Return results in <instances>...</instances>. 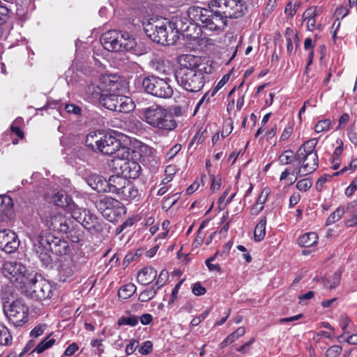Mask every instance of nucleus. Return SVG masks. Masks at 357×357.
Listing matches in <instances>:
<instances>
[{"mask_svg":"<svg viewBox=\"0 0 357 357\" xmlns=\"http://www.w3.org/2000/svg\"><path fill=\"white\" fill-rule=\"evenodd\" d=\"M212 0L208 3V8L193 6L188 10L190 20L208 31L220 32L224 30L227 20L219 13L218 8H213Z\"/></svg>","mask_w":357,"mask_h":357,"instance_id":"1","label":"nucleus"},{"mask_svg":"<svg viewBox=\"0 0 357 357\" xmlns=\"http://www.w3.org/2000/svg\"><path fill=\"white\" fill-rule=\"evenodd\" d=\"M143 26L146 36L155 43L172 45L178 38V31L174 23L151 19L144 22Z\"/></svg>","mask_w":357,"mask_h":357,"instance_id":"2","label":"nucleus"},{"mask_svg":"<svg viewBox=\"0 0 357 357\" xmlns=\"http://www.w3.org/2000/svg\"><path fill=\"white\" fill-rule=\"evenodd\" d=\"M142 119L150 126L165 131L174 130L177 123L167 109L158 105H153L141 110Z\"/></svg>","mask_w":357,"mask_h":357,"instance_id":"3","label":"nucleus"},{"mask_svg":"<svg viewBox=\"0 0 357 357\" xmlns=\"http://www.w3.org/2000/svg\"><path fill=\"white\" fill-rule=\"evenodd\" d=\"M103 47L109 52L132 51L137 54L135 39L129 33L110 30L100 38Z\"/></svg>","mask_w":357,"mask_h":357,"instance_id":"4","label":"nucleus"},{"mask_svg":"<svg viewBox=\"0 0 357 357\" xmlns=\"http://www.w3.org/2000/svg\"><path fill=\"white\" fill-rule=\"evenodd\" d=\"M317 139L313 138L306 141L296 151V160L302 162L299 172L301 176L314 172L318 167L319 160L315 147Z\"/></svg>","mask_w":357,"mask_h":357,"instance_id":"5","label":"nucleus"},{"mask_svg":"<svg viewBox=\"0 0 357 357\" xmlns=\"http://www.w3.org/2000/svg\"><path fill=\"white\" fill-rule=\"evenodd\" d=\"M3 273L17 288L22 291L27 284H30L31 279L33 276L31 273H28L25 266L15 261L5 262Z\"/></svg>","mask_w":357,"mask_h":357,"instance_id":"6","label":"nucleus"},{"mask_svg":"<svg viewBox=\"0 0 357 357\" xmlns=\"http://www.w3.org/2000/svg\"><path fill=\"white\" fill-rule=\"evenodd\" d=\"M142 86L147 93L160 98H169L174 93L169 80L155 75L144 77L142 81Z\"/></svg>","mask_w":357,"mask_h":357,"instance_id":"7","label":"nucleus"},{"mask_svg":"<svg viewBox=\"0 0 357 357\" xmlns=\"http://www.w3.org/2000/svg\"><path fill=\"white\" fill-rule=\"evenodd\" d=\"M175 76L178 84L190 92L199 91L205 83V77L202 70H177Z\"/></svg>","mask_w":357,"mask_h":357,"instance_id":"8","label":"nucleus"},{"mask_svg":"<svg viewBox=\"0 0 357 357\" xmlns=\"http://www.w3.org/2000/svg\"><path fill=\"white\" fill-rule=\"evenodd\" d=\"M97 209L109 222H114L118 217L125 213L123 205L118 200L111 197H104L96 203Z\"/></svg>","mask_w":357,"mask_h":357,"instance_id":"9","label":"nucleus"},{"mask_svg":"<svg viewBox=\"0 0 357 357\" xmlns=\"http://www.w3.org/2000/svg\"><path fill=\"white\" fill-rule=\"evenodd\" d=\"M213 8H218L225 20L242 17L246 10L245 3L242 0H212Z\"/></svg>","mask_w":357,"mask_h":357,"instance_id":"10","label":"nucleus"},{"mask_svg":"<svg viewBox=\"0 0 357 357\" xmlns=\"http://www.w3.org/2000/svg\"><path fill=\"white\" fill-rule=\"evenodd\" d=\"M30 282V284H27L22 291L29 294L32 298L45 301L52 296L53 288L47 280H38L36 275H33Z\"/></svg>","mask_w":357,"mask_h":357,"instance_id":"11","label":"nucleus"},{"mask_svg":"<svg viewBox=\"0 0 357 357\" xmlns=\"http://www.w3.org/2000/svg\"><path fill=\"white\" fill-rule=\"evenodd\" d=\"M54 236L46 231H41L38 236L31 238L33 251L46 266L50 264L52 259L50 255V248Z\"/></svg>","mask_w":357,"mask_h":357,"instance_id":"12","label":"nucleus"},{"mask_svg":"<svg viewBox=\"0 0 357 357\" xmlns=\"http://www.w3.org/2000/svg\"><path fill=\"white\" fill-rule=\"evenodd\" d=\"M86 261L80 257L66 256L60 260L58 266L59 280L68 281L75 273L81 271Z\"/></svg>","mask_w":357,"mask_h":357,"instance_id":"13","label":"nucleus"},{"mask_svg":"<svg viewBox=\"0 0 357 357\" xmlns=\"http://www.w3.org/2000/svg\"><path fill=\"white\" fill-rule=\"evenodd\" d=\"M96 151H100L105 155L114 154L115 159L120 156H124L125 153H127V155L130 154V151L126 147L121 146L119 140L109 134L100 136Z\"/></svg>","mask_w":357,"mask_h":357,"instance_id":"14","label":"nucleus"},{"mask_svg":"<svg viewBox=\"0 0 357 357\" xmlns=\"http://www.w3.org/2000/svg\"><path fill=\"white\" fill-rule=\"evenodd\" d=\"M9 321L15 326H20L28 320V307L23 301L17 299L14 301L8 310H5Z\"/></svg>","mask_w":357,"mask_h":357,"instance_id":"15","label":"nucleus"},{"mask_svg":"<svg viewBox=\"0 0 357 357\" xmlns=\"http://www.w3.org/2000/svg\"><path fill=\"white\" fill-rule=\"evenodd\" d=\"M130 154H124V156L116 158L114 160L116 167L121 170V173L126 178H137L141 173V167L135 161L129 160Z\"/></svg>","mask_w":357,"mask_h":357,"instance_id":"16","label":"nucleus"},{"mask_svg":"<svg viewBox=\"0 0 357 357\" xmlns=\"http://www.w3.org/2000/svg\"><path fill=\"white\" fill-rule=\"evenodd\" d=\"M45 225L51 230L68 233L70 227L66 218L60 212L52 211L45 218Z\"/></svg>","mask_w":357,"mask_h":357,"instance_id":"17","label":"nucleus"},{"mask_svg":"<svg viewBox=\"0 0 357 357\" xmlns=\"http://www.w3.org/2000/svg\"><path fill=\"white\" fill-rule=\"evenodd\" d=\"M20 245L17 234L11 230H0V250L6 253L15 252Z\"/></svg>","mask_w":357,"mask_h":357,"instance_id":"18","label":"nucleus"},{"mask_svg":"<svg viewBox=\"0 0 357 357\" xmlns=\"http://www.w3.org/2000/svg\"><path fill=\"white\" fill-rule=\"evenodd\" d=\"M13 202L6 195H0V218L3 222L10 220L14 217Z\"/></svg>","mask_w":357,"mask_h":357,"instance_id":"19","label":"nucleus"},{"mask_svg":"<svg viewBox=\"0 0 357 357\" xmlns=\"http://www.w3.org/2000/svg\"><path fill=\"white\" fill-rule=\"evenodd\" d=\"M178 61L180 68L177 70H198L200 58L192 54H183L178 56Z\"/></svg>","mask_w":357,"mask_h":357,"instance_id":"20","label":"nucleus"},{"mask_svg":"<svg viewBox=\"0 0 357 357\" xmlns=\"http://www.w3.org/2000/svg\"><path fill=\"white\" fill-rule=\"evenodd\" d=\"M87 183L91 188L98 192H107V180L102 176L91 174L86 178Z\"/></svg>","mask_w":357,"mask_h":357,"instance_id":"21","label":"nucleus"},{"mask_svg":"<svg viewBox=\"0 0 357 357\" xmlns=\"http://www.w3.org/2000/svg\"><path fill=\"white\" fill-rule=\"evenodd\" d=\"M151 68L161 74H169L172 70L170 62L160 56H154L150 61Z\"/></svg>","mask_w":357,"mask_h":357,"instance_id":"22","label":"nucleus"},{"mask_svg":"<svg viewBox=\"0 0 357 357\" xmlns=\"http://www.w3.org/2000/svg\"><path fill=\"white\" fill-rule=\"evenodd\" d=\"M128 181L123 176H111L107 180L108 187H107V192L116 193L118 195L124 185L128 183Z\"/></svg>","mask_w":357,"mask_h":357,"instance_id":"23","label":"nucleus"},{"mask_svg":"<svg viewBox=\"0 0 357 357\" xmlns=\"http://www.w3.org/2000/svg\"><path fill=\"white\" fill-rule=\"evenodd\" d=\"M157 277V271L151 266L142 268L137 274V281L142 285H148Z\"/></svg>","mask_w":357,"mask_h":357,"instance_id":"24","label":"nucleus"},{"mask_svg":"<svg viewBox=\"0 0 357 357\" xmlns=\"http://www.w3.org/2000/svg\"><path fill=\"white\" fill-rule=\"evenodd\" d=\"M68 248V244L66 241L54 236L50 248V255H51V253L57 255H64L67 253Z\"/></svg>","mask_w":357,"mask_h":357,"instance_id":"25","label":"nucleus"},{"mask_svg":"<svg viewBox=\"0 0 357 357\" xmlns=\"http://www.w3.org/2000/svg\"><path fill=\"white\" fill-rule=\"evenodd\" d=\"M138 195V189L132 183L128 181V183L124 185L118 196L119 198L129 202L136 198Z\"/></svg>","mask_w":357,"mask_h":357,"instance_id":"26","label":"nucleus"},{"mask_svg":"<svg viewBox=\"0 0 357 357\" xmlns=\"http://www.w3.org/2000/svg\"><path fill=\"white\" fill-rule=\"evenodd\" d=\"M82 218L79 223H80L84 228L89 230L97 229L98 227V218L89 211H84L82 214Z\"/></svg>","mask_w":357,"mask_h":357,"instance_id":"27","label":"nucleus"},{"mask_svg":"<svg viewBox=\"0 0 357 357\" xmlns=\"http://www.w3.org/2000/svg\"><path fill=\"white\" fill-rule=\"evenodd\" d=\"M121 97L122 96L118 94H104L102 98V105L109 110L117 112Z\"/></svg>","mask_w":357,"mask_h":357,"instance_id":"28","label":"nucleus"},{"mask_svg":"<svg viewBox=\"0 0 357 357\" xmlns=\"http://www.w3.org/2000/svg\"><path fill=\"white\" fill-rule=\"evenodd\" d=\"M86 97L91 100H98L102 98V89L95 84H90L85 87L84 89Z\"/></svg>","mask_w":357,"mask_h":357,"instance_id":"29","label":"nucleus"},{"mask_svg":"<svg viewBox=\"0 0 357 357\" xmlns=\"http://www.w3.org/2000/svg\"><path fill=\"white\" fill-rule=\"evenodd\" d=\"M317 241V234L314 232H309L300 236L298 240V243L301 247L309 248L315 245Z\"/></svg>","mask_w":357,"mask_h":357,"instance_id":"30","label":"nucleus"},{"mask_svg":"<svg viewBox=\"0 0 357 357\" xmlns=\"http://www.w3.org/2000/svg\"><path fill=\"white\" fill-rule=\"evenodd\" d=\"M55 204L61 208H68L71 205L72 199L64 191H59L53 197Z\"/></svg>","mask_w":357,"mask_h":357,"instance_id":"31","label":"nucleus"},{"mask_svg":"<svg viewBox=\"0 0 357 357\" xmlns=\"http://www.w3.org/2000/svg\"><path fill=\"white\" fill-rule=\"evenodd\" d=\"M245 333V329L244 327H238L236 331L231 333L230 335H229L221 343H220V347L224 348L226 346L233 343L236 340H238L239 337L244 335Z\"/></svg>","mask_w":357,"mask_h":357,"instance_id":"32","label":"nucleus"},{"mask_svg":"<svg viewBox=\"0 0 357 357\" xmlns=\"http://www.w3.org/2000/svg\"><path fill=\"white\" fill-rule=\"evenodd\" d=\"M102 135V134L101 132L94 131L89 132L86 137V145L93 151H96L98 145L100 142V138Z\"/></svg>","mask_w":357,"mask_h":357,"instance_id":"33","label":"nucleus"},{"mask_svg":"<svg viewBox=\"0 0 357 357\" xmlns=\"http://www.w3.org/2000/svg\"><path fill=\"white\" fill-rule=\"evenodd\" d=\"M137 287L132 283H128L122 286L118 292L119 298L126 300L130 298L136 291Z\"/></svg>","mask_w":357,"mask_h":357,"instance_id":"34","label":"nucleus"},{"mask_svg":"<svg viewBox=\"0 0 357 357\" xmlns=\"http://www.w3.org/2000/svg\"><path fill=\"white\" fill-rule=\"evenodd\" d=\"M134 107L135 105L132 100L128 96H122L119 102V105L117 109V112L128 113L132 111L134 109Z\"/></svg>","mask_w":357,"mask_h":357,"instance_id":"35","label":"nucleus"},{"mask_svg":"<svg viewBox=\"0 0 357 357\" xmlns=\"http://www.w3.org/2000/svg\"><path fill=\"white\" fill-rule=\"evenodd\" d=\"M266 218L264 217L260 220V221L255 227L254 232V237L255 241H260L264 238L266 234Z\"/></svg>","mask_w":357,"mask_h":357,"instance_id":"36","label":"nucleus"},{"mask_svg":"<svg viewBox=\"0 0 357 357\" xmlns=\"http://www.w3.org/2000/svg\"><path fill=\"white\" fill-rule=\"evenodd\" d=\"M296 153L295 154L291 150H285L279 156L278 161L281 165H287L291 164L296 160Z\"/></svg>","mask_w":357,"mask_h":357,"instance_id":"37","label":"nucleus"},{"mask_svg":"<svg viewBox=\"0 0 357 357\" xmlns=\"http://www.w3.org/2000/svg\"><path fill=\"white\" fill-rule=\"evenodd\" d=\"M12 342V336L7 327L0 323V345H8Z\"/></svg>","mask_w":357,"mask_h":357,"instance_id":"38","label":"nucleus"},{"mask_svg":"<svg viewBox=\"0 0 357 357\" xmlns=\"http://www.w3.org/2000/svg\"><path fill=\"white\" fill-rule=\"evenodd\" d=\"M56 340L53 338H50V337H46L43 340H42L37 347L33 350V351L37 352L38 354H42L47 349L52 347Z\"/></svg>","mask_w":357,"mask_h":357,"instance_id":"39","label":"nucleus"},{"mask_svg":"<svg viewBox=\"0 0 357 357\" xmlns=\"http://www.w3.org/2000/svg\"><path fill=\"white\" fill-rule=\"evenodd\" d=\"M344 213V208L343 206H339L327 218L326 225H332V224L336 222L337 221H338L340 219L342 218Z\"/></svg>","mask_w":357,"mask_h":357,"instance_id":"40","label":"nucleus"},{"mask_svg":"<svg viewBox=\"0 0 357 357\" xmlns=\"http://www.w3.org/2000/svg\"><path fill=\"white\" fill-rule=\"evenodd\" d=\"M341 275L339 273H335L332 278L323 280L324 286L329 289L335 288L340 282Z\"/></svg>","mask_w":357,"mask_h":357,"instance_id":"41","label":"nucleus"},{"mask_svg":"<svg viewBox=\"0 0 357 357\" xmlns=\"http://www.w3.org/2000/svg\"><path fill=\"white\" fill-rule=\"evenodd\" d=\"M321 9L317 6H312L305 10L303 14V20L306 21L309 19L316 18L320 13Z\"/></svg>","mask_w":357,"mask_h":357,"instance_id":"42","label":"nucleus"},{"mask_svg":"<svg viewBox=\"0 0 357 357\" xmlns=\"http://www.w3.org/2000/svg\"><path fill=\"white\" fill-rule=\"evenodd\" d=\"M138 318L135 315H130L128 317H121L118 320V324L119 326L128 325L130 326H135L138 324Z\"/></svg>","mask_w":357,"mask_h":357,"instance_id":"43","label":"nucleus"},{"mask_svg":"<svg viewBox=\"0 0 357 357\" xmlns=\"http://www.w3.org/2000/svg\"><path fill=\"white\" fill-rule=\"evenodd\" d=\"M331 121L330 119H324L319 121L314 126V131L317 133L327 131L330 129Z\"/></svg>","mask_w":357,"mask_h":357,"instance_id":"44","label":"nucleus"},{"mask_svg":"<svg viewBox=\"0 0 357 357\" xmlns=\"http://www.w3.org/2000/svg\"><path fill=\"white\" fill-rule=\"evenodd\" d=\"M71 210L72 217L78 222H80L82 216V214L84 211L86 209H83L77 207L74 204H71L70 206L68 207Z\"/></svg>","mask_w":357,"mask_h":357,"instance_id":"45","label":"nucleus"},{"mask_svg":"<svg viewBox=\"0 0 357 357\" xmlns=\"http://www.w3.org/2000/svg\"><path fill=\"white\" fill-rule=\"evenodd\" d=\"M47 328V325L45 324H40L36 326L30 332V336L33 338H37L42 335Z\"/></svg>","mask_w":357,"mask_h":357,"instance_id":"46","label":"nucleus"},{"mask_svg":"<svg viewBox=\"0 0 357 357\" xmlns=\"http://www.w3.org/2000/svg\"><path fill=\"white\" fill-rule=\"evenodd\" d=\"M342 351V347L339 345H333L330 347L326 351V357H337Z\"/></svg>","mask_w":357,"mask_h":357,"instance_id":"47","label":"nucleus"},{"mask_svg":"<svg viewBox=\"0 0 357 357\" xmlns=\"http://www.w3.org/2000/svg\"><path fill=\"white\" fill-rule=\"evenodd\" d=\"M231 76V73L225 74L222 79L218 82L215 88L211 91V96H213L221 88H222L225 84L229 81Z\"/></svg>","mask_w":357,"mask_h":357,"instance_id":"48","label":"nucleus"},{"mask_svg":"<svg viewBox=\"0 0 357 357\" xmlns=\"http://www.w3.org/2000/svg\"><path fill=\"white\" fill-rule=\"evenodd\" d=\"M312 185V181L308 178H303L300 180L297 184L296 188L298 190L301 191H307L309 190Z\"/></svg>","mask_w":357,"mask_h":357,"instance_id":"49","label":"nucleus"},{"mask_svg":"<svg viewBox=\"0 0 357 357\" xmlns=\"http://www.w3.org/2000/svg\"><path fill=\"white\" fill-rule=\"evenodd\" d=\"M301 174V172H299V169H297V168H293L292 169H290L289 168H286L284 169V171H283L280 175V179L281 181L287 178V176L289 175H293V176H295L296 178H295V180L297 178L298 174Z\"/></svg>","mask_w":357,"mask_h":357,"instance_id":"50","label":"nucleus"},{"mask_svg":"<svg viewBox=\"0 0 357 357\" xmlns=\"http://www.w3.org/2000/svg\"><path fill=\"white\" fill-rule=\"evenodd\" d=\"M154 297V291L146 289L139 294L138 298L141 302H147Z\"/></svg>","mask_w":357,"mask_h":357,"instance_id":"51","label":"nucleus"},{"mask_svg":"<svg viewBox=\"0 0 357 357\" xmlns=\"http://www.w3.org/2000/svg\"><path fill=\"white\" fill-rule=\"evenodd\" d=\"M68 232H69L68 237L73 243H78L82 238V233L79 230H68Z\"/></svg>","mask_w":357,"mask_h":357,"instance_id":"52","label":"nucleus"},{"mask_svg":"<svg viewBox=\"0 0 357 357\" xmlns=\"http://www.w3.org/2000/svg\"><path fill=\"white\" fill-rule=\"evenodd\" d=\"M152 348V342L149 340H147L142 344V345L139 348L138 351L143 355H147L151 352Z\"/></svg>","mask_w":357,"mask_h":357,"instance_id":"53","label":"nucleus"},{"mask_svg":"<svg viewBox=\"0 0 357 357\" xmlns=\"http://www.w3.org/2000/svg\"><path fill=\"white\" fill-rule=\"evenodd\" d=\"M211 190L213 192H215L218 191L221 186V178L219 176H215L212 175L211 176Z\"/></svg>","mask_w":357,"mask_h":357,"instance_id":"54","label":"nucleus"},{"mask_svg":"<svg viewBox=\"0 0 357 357\" xmlns=\"http://www.w3.org/2000/svg\"><path fill=\"white\" fill-rule=\"evenodd\" d=\"M181 149V144H175L173 147H172L166 153L167 160H169L172 159Z\"/></svg>","mask_w":357,"mask_h":357,"instance_id":"55","label":"nucleus"},{"mask_svg":"<svg viewBox=\"0 0 357 357\" xmlns=\"http://www.w3.org/2000/svg\"><path fill=\"white\" fill-rule=\"evenodd\" d=\"M357 190V178H355L345 190V195L348 197H351Z\"/></svg>","mask_w":357,"mask_h":357,"instance_id":"56","label":"nucleus"},{"mask_svg":"<svg viewBox=\"0 0 357 357\" xmlns=\"http://www.w3.org/2000/svg\"><path fill=\"white\" fill-rule=\"evenodd\" d=\"M192 291L195 296H202L205 294L206 290L200 282H196L193 284Z\"/></svg>","mask_w":357,"mask_h":357,"instance_id":"57","label":"nucleus"},{"mask_svg":"<svg viewBox=\"0 0 357 357\" xmlns=\"http://www.w3.org/2000/svg\"><path fill=\"white\" fill-rule=\"evenodd\" d=\"M351 322L350 319L347 315H342L340 319V327L344 331V333H347V328L349 326V324Z\"/></svg>","mask_w":357,"mask_h":357,"instance_id":"58","label":"nucleus"},{"mask_svg":"<svg viewBox=\"0 0 357 357\" xmlns=\"http://www.w3.org/2000/svg\"><path fill=\"white\" fill-rule=\"evenodd\" d=\"M331 176L324 175L321 176L316 183V188L317 190L321 191L324 187V185L330 180Z\"/></svg>","mask_w":357,"mask_h":357,"instance_id":"59","label":"nucleus"},{"mask_svg":"<svg viewBox=\"0 0 357 357\" xmlns=\"http://www.w3.org/2000/svg\"><path fill=\"white\" fill-rule=\"evenodd\" d=\"M134 224V220L132 218H128L124 222H123L121 225H119L116 228V234H120L123 231H124L127 227H130Z\"/></svg>","mask_w":357,"mask_h":357,"instance_id":"60","label":"nucleus"},{"mask_svg":"<svg viewBox=\"0 0 357 357\" xmlns=\"http://www.w3.org/2000/svg\"><path fill=\"white\" fill-rule=\"evenodd\" d=\"M183 281H180L179 282H178L174 288L173 289L172 291V294H171V296H170V299L168 302L169 305H171L172 304L174 301L177 298V294H178V290L181 287V285L182 284Z\"/></svg>","mask_w":357,"mask_h":357,"instance_id":"61","label":"nucleus"},{"mask_svg":"<svg viewBox=\"0 0 357 357\" xmlns=\"http://www.w3.org/2000/svg\"><path fill=\"white\" fill-rule=\"evenodd\" d=\"M138 342L135 340H131L129 344L126 346V352L128 355H131L136 350Z\"/></svg>","mask_w":357,"mask_h":357,"instance_id":"62","label":"nucleus"},{"mask_svg":"<svg viewBox=\"0 0 357 357\" xmlns=\"http://www.w3.org/2000/svg\"><path fill=\"white\" fill-rule=\"evenodd\" d=\"M357 167V159H354L351 161L348 167H344L343 169H342L340 172H335L333 175L338 176L340 174L344 173L347 169L354 170Z\"/></svg>","mask_w":357,"mask_h":357,"instance_id":"63","label":"nucleus"},{"mask_svg":"<svg viewBox=\"0 0 357 357\" xmlns=\"http://www.w3.org/2000/svg\"><path fill=\"white\" fill-rule=\"evenodd\" d=\"M78 349L79 347L77 344L73 342L66 348V349L64 351V354L68 356H71L76 352V351L78 350Z\"/></svg>","mask_w":357,"mask_h":357,"instance_id":"64","label":"nucleus"}]
</instances>
